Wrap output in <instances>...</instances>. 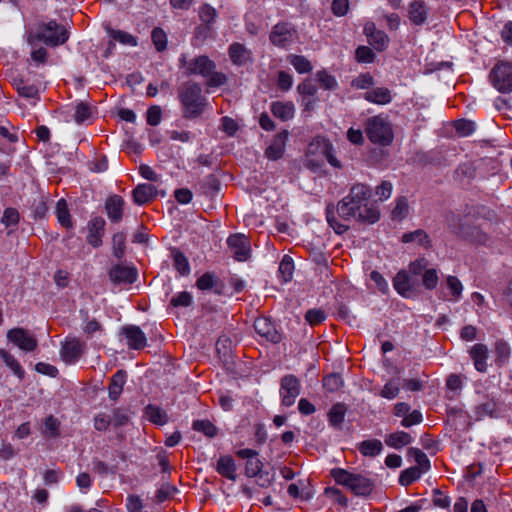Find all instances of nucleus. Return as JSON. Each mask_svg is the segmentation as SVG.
Listing matches in <instances>:
<instances>
[{
  "label": "nucleus",
  "mask_w": 512,
  "mask_h": 512,
  "mask_svg": "<svg viewBox=\"0 0 512 512\" xmlns=\"http://www.w3.org/2000/svg\"><path fill=\"white\" fill-rule=\"evenodd\" d=\"M336 214L344 221L356 219L362 223L373 224L380 219V212L375 207H365V213L358 208H355L353 204H349L343 198L338 202L336 208L332 205H328L326 209V218L329 226L333 228L335 233L343 234L348 230V226L337 220Z\"/></svg>",
  "instance_id": "nucleus-1"
},
{
  "label": "nucleus",
  "mask_w": 512,
  "mask_h": 512,
  "mask_svg": "<svg viewBox=\"0 0 512 512\" xmlns=\"http://www.w3.org/2000/svg\"><path fill=\"white\" fill-rule=\"evenodd\" d=\"M178 62L185 76L198 75L206 80L205 84L209 88H218L227 81L226 75L217 71L215 62L206 55L188 59L186 54H181Z\"/></svg>",
  "instance_id": "nucleus-2"
},
{
  "label": "nucleus",
  "mask_w": 512,
  "mask_h": 512,
  "mask_svg": "<svg viewBox=\"0 0 512 512\" xmlns=\"http://www.w3.org/2000/svg\"><path fill=\"white\" fill-rule=\"evenodd\" d=\"M178 97L186 119L200 117L207 105V99L202 95V88L196 82L184 83L178 90Z\"/></svg>",
  "instance_id": "nucleus-3"
},
{
  "label": "nucleus",
  "mask_w": 512,
  "mask_h": 512,
  "mask_svg": "<svg viewBox=\"0 0 512 512\" xmlns=\"http://www.w3.org/2000/svg\"><path fill=\"white\" fill-rule=\"evenodd\" d=\"M331 476L339 485L349 488L356 496H368L374 489V482L361 475L350 473L343 468H334L331 470Z\"/></svg>",
  "instance_id": "nucleus-4"
},
{
  "label": "nucleus",
  "mask_w": 512,
  "mask_h": 512,
  "mask_svg": "<svg viewBox=\"0 0 512 512\" xmlns=\"http://www.w3.org/2000/svg\"><path fill=\"white\" fill-rule=\"evenodd\" d=\"M67 39V31L59 26L55 20H51L47 23L39 24L36 33L29 36L28 42L33 45L34 40H38L43 41L49 46H58L63 44Z\"/></svg>",
  "instance_id": "nucleus-5"
},
{
  "label": "nucleus",
  "mask_w": 512,
  "mask_h": 512,
  "mask_svg": "<svg viewBox=\"0 0 512 512\" xmlns=\"http://www.w3.org/2000/svg\"><path fill=\"white\" fill-rule=\"evenodd\" d=\"M365 132L369 140L381 146L392 143L394 134L391 124L382 116H373L366 122Z\"/></svg>",
  "instance_id": "nucleus-6"
},
{
  "label": "nucleus",
  "mask_w": 512,
  "mask_h": 512,
  "mask_svg": "<svg viewBox=\"0 0 512 512\" xmlns=\"http://www.w3.org/2000/svg\"><path fill=\"white\" fill-rule=\"evenodd\" d=\"M490 81L500 93L512 91V63L499 62L490 71Z\"/></svg>",
  "instance_id": "nucleus-7"
},
{
  "label": "nucleus",
  "mask_w": 512,
  "mask_h": 512,
  "mask_svg": "<svg viewBox=\"0 0 512 512\" xmlns=\"http://www.w3.org/2000/svg\"><path fill=\"white\" fill-rule=\"evenodd\" d=\"M298 38L295 26L289 22H279L273 26L269 39L277 47L285 48L294 43Z\"/></svg>",
  "instance_id": "nucleus-8"
},
{
  "label": "nucleus",
  "mask_w": 512,
  "mask_h": 512,
  "mask_svg": "<svg viewBox=\"0 0 512 512\" xmlns=\"http://www.w3.org/2000/svg\"><path fill=\"white\" fill-rule=\"evenodd\" d=\"M445 221L447 227L452 233L465 239H474L478 233V229L470 224H467L464 219L453 211L445 214Z\"/></svg>",
  "instance_id": "nucleus-9"
},
{
  "label": "nucleus",
  "mask_w": 512,
  "mask_h": 512,
  "mask_svg": "<svg viewBox=\"0 0 512 512\" xmlns=\"http://www.w3.org/2000/svg\"><path fill=\"white\" fill-rule=\"evenodd\" d=\"M300 391L301 384L295 375L289 374L282 377L280 382V395L284 406H292L299 396Z\"/></svg>",
  "instance_id": "nucleus-10"
},
{
  "label": "nucleus",
  "mask_w": 512,
  "mask_h": 512,
  "mask_svg": "<svg viewBox=\"0 0 512 512\" xmlns=\"http://www.w3.org/2000/svg\"><path fill=\"white\" fill-rule=\"evenodd\" d=\"M227 244L231 255L237 261H245L251 254V244L244 234H234L228 237Z\"/></svg>",
  "instance_id": "nucleus-11"
},
{
  "label": "nucleus",
  "mask_w": 512,
  "mask_h": 512,
  "mask_svg": "<svg viewBox=\"0 0 512 512\" xmlns=\"http://www.w3.org/2000/svg\"><path fill=\"white\" fill-rule=\"evenodd\" d=\"M7 339L21 350L31 352L36 349V338L23 328H13L8 331Z\"/></svg>",
  "instance_id": "nucleus-12"
},
{
  "label": "nucleus",
  "mask_w": 512,
  "mask_h": 512,
  "mask_svg": "<svg viewBox=\"0 0 512 512\" xmlns=\"http://www.w3.org/2000/svg\"><path fill=\"white\" fill-rule=\"evenodd\" d=\"M371 195L370 188L365 184H355L351 187L349 194L344 198L349 204L365 213V207L368 206V200Z\"/></svg>",
  "instance_id": "nucleus-13"
},
{
  "label": "nucleus",
  "mask_w": 512,
  "mask_h": 512,
  "mask_svg": "<svg viewBox=\"0 0 512 512\" xmlns=\"http://www.w3.org/2000/svg\"><path fill=\"white\" fill-rule=\"evenodd\" d=\"M85 345L78 339L67 340L61 348L62 360L67 364L76 363L84 353Z\"/></svg>",
  "instance_id": "nucleus-14"
},
{
  "label": "nucleus",
  "mask_w": 512,
  "mask_h": 512,
  "mask_svg": "<svg viewBox=\"0 0 512 512\" xmlns=\"http://www.w3.org/2000/svg\"><path fill=\"white\" fill-rule=\"evenodd\" d=\"M105 225V220L100 216H96L88 222V235L86 240L92 247L97 248L102 245Z\"/></svg>",
  "instance_id": "nucleus-15"
},
{
  "label": "nucleus",
  "mask_w": 512,
  "mask_h": 512,
  "mask_svg": "<svg viewBox=\"0 0 512 512\" xmlns=\"http://www.w3.org/2000/svg\"><path fill=\"white\" fill-rule=\"evenodd\" d=\"M125 201L120 195H111L105 201V211L109 220L119 223L123 219Z\"/></svg>",
  "instance_id": "nucleus-16"
},
{
  "label": "nucleus",
  "mask_w": 512,
  "mask_h": 512,
  "mask_svg": "<svg viewBox=\"0 0 512 512\" xmlns=\"http://www.w3.org/2000/svg\"><path fill=\"white\" fill-rule=\"evenodd\" d=\"M122 334L125 336L129 348L140 350L146 346V336L138 326H124Z\"/></svg>",
  "instance_id": "nucleus-17"
},
{
  "label": "nucleus",
  "mask_w": 512,
  "mask_h": 512,
  "mask_svg": "<svg viewBox=\"0 0 512 512\" xmlns=\"http://www.w3.org/2000/svg\"><path fill=\"white\" fill-rule=\"evenodd\" d=\"M288 137V131L283 130L279 132L273 140L271 141L270 145L265 150V156L272 161H276L280 158H282L284 151H285V145L286 140Z\"/></svg>",
  "instance_id": "nucleus-18"
},
{
  "label": "nucleus",
  "mask_w": 512,
  "mask_h": 512,
  "mask_svg": "<svg viewBox=\"0 0 512 512\" xmlns=\"http://www.w3.org/2000/svg\"><path fill=\"white\" fill-rule=\"evenodd\" d=\"M109 276L115 283L132 284L137 279V271L133 267L117 265L110 270Z\"/></svg>",
  "instance_id": "nucleus-19"
},
{
  "label": "nucleus",
  "mask_w": 512,
  "mask_h": 512,
  "mask_svg": "<svg viewBox=\"0 0 512 512\" xmlns=\"http://www.w3.org/2000/svg\"><path fill=\"white\" fill-rule=\"evenodd\" d=\"M132 195L136 204L144 205L156 197L157 189L152 184H139L134 188Z\"/></svg>",
  "instance_id": "nucleus-20"
},
{
  "label": "nucleus",
  "mask_w": 512,
  "mask_h": 512,
  "mask_svg": "<svg viewBox=\"0 0 512 512\" xmlns=\"http://www.w3.org/2000/svg\"><path fill=\"white\" fill-rule=\"evenodd\" d=\"M127 372L125 370H118L110 379L108 386L109 398L112 401H117L123 392V387L127 381Z\"/></svg>",
  "instance_id": "nucleus-21"
},
{
  "label": "nucleus",
  "mask_w": 512,
  "mask_h": 512,
  "mask_svg": "<svg viewBox=\"0 0 512 512\" xmlns=\"http://www.w3.org/2000/svg\"><path fill=\"white\" fill-rule=\"evenodd\" d=\"M395 290L403 297L409 298L414 292V287L408 273L404 270L399 271L393 279Z\"/></svg>",
  "instance_id": "nucleus-22"
},
{
  "label": "nucleus",
  "mask_w": 512,
  "mask_h": 512,
  "mask_svg": "<svg viewBox=\"0 0 512 512\" xmlns=\"http://www.w3.org/2000/svg\"><path fill=\"white\" fill-rule=\"evenodd\" d=\"M258 335L272 343H279L281 340V335L275 326L265 317L258 316Z\"/></svg>",
  "instance_id": "nucleus-23"
},
{
  "label": "nucleus",
  "mask_w": 512,
  "mask_h": 512,
  "mask_svg": "<svg viewBox=\"0 0 512 512\" xmlns=\"http://www.w3.org/2000/svg\"><path fill=\"white\" fill-rule=\"evenodd\" d=\"M270 110L276 118L288 121L294 117L295 106L291 101H275L271 104Z\"/></svg>",
  "instance_id": "nucleus-24"
},
{
  "label": "nucleus",
  "mask_w": 512,
  "mask_h": 512,
  "mask_svg": "<svg viewBox=\"0 0 512 512\" xmlns=\"http://www.w3.org/2000/svg\"><path fill=\"white\" fill-rule=\"evenodd\" d=\"M364 99L378 105H386L392 101L391 91L388 88L377 87L364 93Z\"/></svg>",
  "instance_id": "nucleus-25"
},
{
  "label": "nucleus",
  "mask_w": 512,
  "mask_h": 512,
  "mask_svg": "<svg viewBox=\"0 0 512 512\" xmlns=\"http://www.w3.org/2000/svg\"><path fill=\"white\" fill-rule=\"evenodd\" d=\"M471 358L474 361L475 369L479 372H485L487 369L488 348L486 345L478 343L470 350Z\"/></svg>",
  "instance_id": "nucleus-26"
},
{
  "label": "nucleus",
  "mask_w": 512,
  "mask_h": 512,
  "mask_svg": "<svg viewBox=\"0 0 512 512\" xmlns=\"http://www.w3.org/2000/svg\"><path fill=\"white\" fill-rule=\"evenodd\" d=\"M216 470L220 475L232 481L237 478L235 461L231 456H221L217 461Z\"/></svg>",
  "instance_id": "nucleus-27"
},
{
  "label": "nucleus",
  "mask_w": 512,
  "mask_h": 512,
  "mask_svg": "<svg viewBox=\"0 0 512 512\" xmlns=\"http://www.w3.org/2000/svg\"><path fill=\"white\" fill-rule=\"evenodd\" d=\"M428 8L424 2L413 1L409 6V19L414 25H422L427 20Z\"/></svg>",
  "instance_id": "nucleus-28"
},
{
  "label": "nucleus",
  "mask_w": 512,
  "mask_h": 512,
  "mask_svg": "<svg viewBox=\"0 0 512 512\" xmlns=\"http://www.w3.org/2000/svg\"><path fill=\"white\" fill-rule=\"evenodd\" d=\"M365 31H370L368 35L369 43L378 51L384 50L389 43V37L387 34L381 30H376L372 25V28L369 26L365 27Z\"/></svg>",
  "instance_id": "nucleus-29"
},
{
  "label": "nucleus",
  "mask_w": 512,
  "mask_h": 512,
  "mask_svg": "<svg viewBox=\"0 0 512 512\" xmlns=\"http://www.w3.org/2000/svg\"><path fill=\"white\" fill-rule=\"evenodd\" d=\"M236 456L245 460V475L247 477H255L256 476V463L254 461L256 457V452L252 449H239L236 451Z\"/></svg>",
  "instance_id": "nucleus-30"
},
{
  "label": "nucleus",
  "mask_w": 512,
  "mask_h": 512,
  "mask_svg": "<svg viewBox=\"0 0 512 512\" xmlns=\"http://www.w3.org/2000/svg\"><path fill=\"white\" fill-rule=\"evenodd\" d=\"M401 241L403 243L416 242L420 246H423L426 249L431 247L430 238H429L428 234L422 229H417L412 232L404 233L401 237Z\"/></svg>",
  "instance_id": "nucleus-31"
},
{
  "label": "nucleus",
  "mask_w": 512,
  "mask_h": 512,
  "mask_svg": "<svg viewBox=\"0 0 512 512\" xmlns=\"http://www.w3.org/2000/svg\"><path fill=\"white\" fill-rule=\"evenodd\" d=\"M412 437L404 431H397L386 436L385 443L394 449H401L403 446L410 444Z\"/></svg>",
  "instance_id": "nucleus-32"
},
{
  "label": "nucleus",
  "mask_w": 512,
  "mask_h": 512,
  "mask_svg": "<svg viewBox=\"0 0 512 512\" xmlns=\"http://www.w3.org/2000/svg\"><path fill=\"white\" fill-rule=\"evenodd\" d=\"M446 285L447 288L450 291V297L447 298L446 296L443 297L444 300L457 302L462 296L463 291V285L461 281L456 276H448L446 278Z\"/></svg>",
  "instance_id": "nucleus-33"
},
{
  "label": "nucleus",
  "mask_w": 512,
  "mask_h": 512,
  "mask_svg": "<svg viewBox=\"0 0 512 512\" xmlns=\"http://www.w3.org/2000/svg\"><path fill=\"white\" fill-rule=\"evenodd\" d=\"M346 405L343 403H337L332 406L328 413L329 422L335 428H341V425L345 418Z\"/></svg>",
  "instance_id": "nucleus-34"
},
{
  "label": "nucleus",
  "mask_w": 512,
  "mask_h": 512,
  "mask_svg": "<svg viewBox=\"0 0 512 512\" xmlns=\"http://www.w3.org/2000/svg\"><path fill=\"white\" fill-rule=\"evenodd\" d=\"M383 449L382 442L378 439L365 440L360 443L359 451L364 456L374 457L381 453Z\"/></svg>",
  "instance_id": "nucleus-35"
},
{
  "label": "nucleus",
  "mask_w": 512,
  "mask_h": 512,
  "mask_svg": "<svg viewBox=\"0 0 512 512\" xmlns=\"http://www.w3.org/2000/svg\"><path fill=\"white\" fill-rule=\"evenodd\" d=\"M145 415L154 424L164 425L168 421L167 414L159 407L148 405L145 408Z\"/></svg>",
  "instance_id": "nucleus-36"
},
{
  "label": "nucleus",
  "mask_w": 512,
  "mask_h": 512,
  "mask_svg": "<svg viewBox=\"0 0 512 512\" xmlns=\"http://www.w3.org/2000/svg\"><path fill=\"white\" fill-rule=\"evenodd\" d=\"M56 215L58 222L66 228H72L73 224L69 213L67 202L60 199L56 204Z\"/></svg>",
  "instance_id": "nucleus-37"
},
{
  "label": "nucleus",
  "mask_w": 512,
  "mask_h": 512,
  "mask_svg": "<svg viewBox=\"0 0 512 512\" xmlns=\"http://www.w3.org/2000/svg\"><path fill=\"white\" fill-rule=\"evenodd\" d=\"M293 271L294 263L292 258L288 255H284L278 267L279 276L283 283H287L292 279Z\"/></svg>",
  "instance_id": "nucleus-38"
},
{
  "label": "nucleus",
  "mask_w": 512,
  "mask_h": 512,
  "mask_svg": "<svg viewBox=\"0 0 512 512\" xmlns=\"http://www.w3.org/2000/svg\"><path fill=\"white\" fill-rule=\"evenodd\" d=\"M199 17L207 30H211L217 17V11L209 4H204L199 9Z\"/></svg>",
  "instance_id": "nucleus-39"
},
{
  "label": "nucleus",
  "mask_w": 512,
  "mask_h": 512,
  "mask_svg": "<svg viewBox=\"0 0 512 512\" xmlns=\"http://www.w3.org/2000/svg\"><path fill=\"white\" fill-rule=\"evenodd\" d=\"M275 479V470L269 465H258V486L267 487L272 484Z\"/></svg>",
  "instance_id": "nucleus-40"
},
{
  "label": "nucleus",
  "mask_w": 512,
  "mask_h": 512,
  "mask_svg": "<svg viewBox=\"0 0 512 512\" xmlns=\"http://www.w3.org/2000/svg\"><path fill=\"white\" fill-rule=\"evenodd\" d=\"M229 55L231 60L238 65L244 64L249 58V52L239 43L230 45Z\"/></svg>",
  "instance_id": "nucleus-41"
},
{
  "label": "nucleus",
  "mask_w": 512,
  "mask_h": 512,
  "mask_svg": "<svg viewBox=\"0 0 512 512\" xmlns=\"http://www.w3.org/2000/svg\"><path fill=\"white\" fill-rule=\"evenodd\" d=\"M172 256L174 268L181 275H188L190 273V264L188 262L187 257L182 252L176 249L172 251Z\"/></svg>",
  "instance_id": "nucleus-42"
},
{
  "label": "nucleus",
  "mask_w": 512,
  "mask_h": 512,
  "mask_svg": "<svg viewBox=\"0 0 512 512\" xmlns=\"http://www.w3.org/2000/svg\"><path fill=\"white\" fill-rule=\"evenodd\" d=\"M0 357L3 359L5 364L13 371V373L19 378H23L24 370L20 363L11 355L8 351L0 348Z\"/></svg>",
  "instance_id": "nucleus-43"
},
{
  "label": "nucleus",
  "mask_w": 512,
  "mask_h": 512,
  "mask_svg": "<svg viewBox=\"0 0 512 512\" xmlns=\"http://www.w3.org/2000/svg\"><path fill=\"white\" fill-rule=\"evenodd\" d=\"M287 59L298 73H308L312 70V65L310 61L304 56L289 55Z\"/></svg>",
  "instance_id": "nucleus-44"
},
{
  "label": "nucleus",
  "mask_w": 512,
  "mask_h": 512,
  "mask_svg": "<svg viewBox=\"0 0 512 512\" xmlns=\"http://www.w3.org/2000/svg\"><path fill=\"white\" fill-rule=\"evenodd\" d=\"M408 456L413 457L414 461L418 464V468L423 472L430 469V461L427 455L418 448H409Z\"/></svg>",
  "instance_id": "nucleus-45"
},
{
  "label": "nucleus",
  "mask_w": 512,
  "mask_h": 512,
  "mask_svg": "<svg viewBox=\"0 0 512 512\" xmlns=\"http://www.w3.org/2000/svg\"><path fill=\"white\" fill-rule=\"evenodd\" d=\"M20 220V214L16 208H6L1 217V223L5 225L6 228L14 229Z\"/></svg>",
  "instance_id": "nucleus-46"
},
{
  "label": "nucleus",
  "mask_w": 512,
  "mask_h": 512,
  "mask_svg": "<svg viewBox=\"0 0 512 512\" xmlns=\"http://www.w3.org/2000/svg\"><path fill=\"white\" fill-rule=\"evenodd\" d=\"M422 474L420 468L413 466L408 469H405L401 472L399 476V483L402 486H408L413 483L415 480L419 479Z\"/></svg>",
  "instance_id": "nucleus-47"
},
{
  "label": "nucleus",
  "mask_w": 512,
  "mask_h": 512,
  "mask_svg": "<svg viewBox=\"0 0 512 512\" xmlns=\"http://www.w3.org/2000/svg\"><path fill=\"white\" fill-rule=\"evenodd\" d=\"M126 236L122 232L115 233L112 237L113 255L117 259L123 258L126 249Z\"/></svg>",
  "instance_id": "nucleus-48"
},
{
  "label": "nucleus",
  "mask_w": 512,
  "mask_h": 512,
  "mask_svg": "<svg viewBox=\"0 0 512 512\" xmlns=\"http://www.w3.org/2000/svg\"><path fill=\"white\" fill-rule=\"evenodd\" d=\"M344 385V381L340 374L332 373L327 375L323 379V387L329 392H335L341 389Z\"/></svg>",
  "instance_id": "nucleus-49"
},
{
  "label": "nucleus",
  "mask_w": 512,
  "mask_h": 512,
  "mask_svg": "<svg viewBox=\"0 0 512 512\" xmlns=\"http://www.w3.org/2000/svg\"><path fill=\"white\" fill-rule=\"evenodd\" d=\"M92 107L84 102H80L76 105L74 119L77 123H83L92 117Z\"/></svg>",
  "instance_id": "nucleus-50"
},
{
  "label": "nucleus",
  "mask_w": 512,
  "mask_h": 512,
  "mask_svg": "<svg viewBox=\"0 0 512 512\" xmlns=\"http://www.w3.org/2000/svg\"><path fill=\"white\" fill-rule=\"evenodd\" d=\"M193 429L202 432L204 435L212 438L217 435V428L209 420H196L193 423Z\"/></svg>",
  "instance_id": "nucleus-51"
},
{
  "label": "nucleus",
  "mask_w": 512,
  "mask_h": 512,
  "mask_svg": "<svg viewBox=\"0 0 512 512\" xmlns=\"http://www.w3.org/2000/svg\"><path fill=\"white\" fill-rule=\"evenodd\" d=\"M15 86L18 93L26 98L38 97L39 90L35 85L27 84L23 80L15 81Z\"/></svg>",
  "instance_id": "nucleus-52"
},
{
  "label": "nucleus",
  "mask_w": 512,
  "mask_h": 512,
  "mask_svg": "<svg viewBox=\"0 0 512 512\" xmlns=\"http://www.w3.org/2000/svg\"><path fill=\"white\" fill-rule=\"evenodd\" d=\"M203 193L210 195L217 192L220 188V182L213 174L206 176L200 184Z\"/></svg>",
  "instance_id": "nucleus-53"
},
{
  "label": "nucleus",
  "mask_w": 512,
  "mask_h": 512,
  "mask_svg": "<svg viewBox=\"0 0 512 512\" xmlns=\"http://www.w3.org/2000/svg\"><path fill=\"white\" fill-rule=\"evenodd\" d=\"M59 426L58 419L50 415L45 419L43 433L46 437L56 438L59 435Z\"/></svg>",
  "instance_id": "nucleus-54"
},
{
  "label": "nucleus",
  "mask_w": 512,
  "mask_h": 512,
  "mask_svg": "<svg viewBox=\"0 0 512 512\" xmlns=\"http://www.w3.org/2000/svg\"><path fill=\"white\" fill-rule=\"evenodd\" d=\"M216 282V275L212 272H206L197 279L196 286L200 290H208L212 289L215 286Z\"/></svg>",
  "instance_id": "nucleus-55"
},
{
  "label": "nucleus",
  "mask_w": 512,
  "mask_h": 512,
  "mask_svg": "<svg viewBox=\"0 0 512 512\" xmlns=\"http://www.w3.org/2000/svg\"><path fill=\"white\" fill-rule=\"evenodd\" d=\"M152 42L157 51H164L167 47V36L161 28H154L151 34Z\"/></svg>",
  "instance_id": "nucleus-56"
},
{
  "label": "nucleus",
  "mask_w": 512,
  "mask_h": 512,
  "mask_svg": "<svg viewBox=\"0 0 512 512\" xmlns=\"http://www.w3.org/2000/svg\"><path fill=\"white\" fill-rule=\"evenodd\" d=\"M316 78L324 89L334 90L337 87L335 77L328 74L325 70L318 71L316 73Z\"/></svg>",
  "instance_id": "nucleus-57"
},
{
  "label": "nucleus",
  "mask_w": 512,
  "mask_h": 512,
  "mask_svg": "<svg viewBox=\"0 0 512 512\" xmlns=\"http://www.w3.org/2000/svg\"><path fill=\"white\" fill-rule=\"evenodd\" d=\"M409 206L405 197H399L396 201V205L392 210V217L394 219H403L407 216Z\"/></svg>",
  "instance_id": "nucleus-58"
},
{
  "label": "nucleus",
  "mask_w": 512,
  "mask_h": 512,
  "mask_svg": "<svg viewBox=\"0 0 512 512\" xmlns=\"http://www.w3.org/2000/svg\"><path fill=\"white\" fill-rule=\"evenodd\" d=\"M177 492V488L169 483L163 484L155 494L157 502H164L171 498Z\"/></svg>",
  "instance_id": "nucleus-59"
},
{
  "label": "nucleus",
  "mask_w": 512,
  "mask_h": 512,
  "mask_svg": "<svg viewBox=\"0 0 512 512\" xmlns=\"http://www.w3.org/2000/svg\"><path fill=\"white\" fill-rule=\"evenodd\" d=\"M438 274L436 269H426L422 275L423 285L426 289L432 290L436 288L438 284Z\"/></svg>",
  "instance_id": "nucleus-60"
},
{
  "label": "nucleus",
  "mask_w": 512,
  "mask_h": 512,
  "mask_svg": "<svg viewBox=\"0 0 512 512\" xmlns=\"http://www.w3.org/2000/svg\"><path fill=\"white\" fill-rule=\"evenodd\" d=\"M192 301V295L189 292L183 291L173 296L170 300V304L173 307H188L192 304Z\"/></svg>",
  "instance_id": "nucleus-61"
},
{
  "label": "nucleus",
  "mask_w": 512,
  "mask_h": 512,
  "mask_svg": "<svg viewBox=\"0 0 512 512\" xmlns=\"http://www.w3.org/2000/svg\"><path fill=\"white\" fill-rule=\"evenodd\" d=\"M326 319V313L322 309H309L305 314V320L310 325H318Z\"/></svg>",
  "instance_id": "nucleus-62"
},
{
  "label": "nucleus",
  "mask_w": 512,
  "mask_h": 512,
  "mask_svg": "<svg viewBox=\"0 0 512 512\" xmlns=\"http://www.w3.org/2000/svg\"><path fill=\"white\" fill-rule=\"evenodd\" d=\"M495 402L493 400H487L481 404L475 406V413L478 419L484 416H492L495 410Z\"/></svg>",
  "instance_id": "nucleus-63"
},
{
  "label": "nucleus",
  "mask_w": 512,
  "mask_h": 512,
  "mask_svg": "<svg viewBox=\"0 0 512 512\" xmlns=\"http://www.w3.org/2000/svg\"><path fill=\"white\" fill-rule=\"evenodd\" d=\"M111 37L122 44L130 45V46H136L137 45V39L124 31L121 30H113L111 32Z\"/></svg>",
  "instance_id": "nucleus-64"
}]
</instances>
